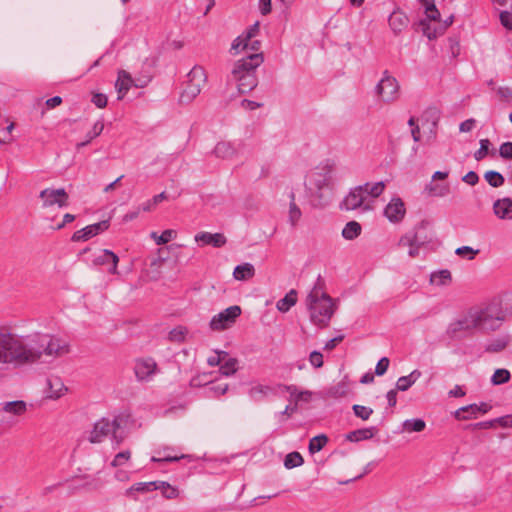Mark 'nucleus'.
Here are the masks:
<instances>
[{
  "label": "nucleus",
  "mask_w": 512,
  "mask_h": 512,
  "mask_svg": "<svg viewBox=\"0 0 512 512\" xmlns=\"http://www.w3.org/2000/svg\"><path fill=\"white\" fill-rule=\"evenodd\" d=\"M69 352V341L59 335L42 332L21 335L0 326V376L10 367L32 365L43 357L61 358Z\"/></svg>",
  "instance_id": "nucleus-1"
},
{
  "label": "nucleus",
  "mask_w": 512,
  "mask_h": 512,
  "mask_svg": "<svg viewBox=\"0 0 512 512\" xmlns=\"http://www.w3.org/2000/svg\"><path fill=\"white\" fill-rule=\"evenodd\" d=\"M305 308L313 325L327 327L337 310V303L326 291V284L318 275L314 285L309 289L305 299Z\"/></svg>",
  "instance_id": "nucleus-2"
},
{
  "label": "nucleus",
  "mask_w": 512,
  "mask_h": 512,
  "mask_svg": "<svg viewBox=\"0 0 512 512\" xmlns=\"http://www.w3.org/2000/svg\"><path fill=\"white\" fill-rule=\"evenodd\" d=\"M334 173L335 166L330 161L319 164L307 173L305 186L312 206L327 204L326 192L333 189Z\"/></svg>",
  "instance_id": "nucleus-3"
},
{
  "label": "nucleus",
  "mask_w": 512,
  "mask_h": 512,
  "mask_svg": "<svg viewBox=\"0 0 512 512\" xmlns=\"http://www.w3.org/2000/svg\"><path fill=\"white\" fill-rule=\"evenodd\" d=\"M493 316L488 308L472 307L458 318L451 321L446 333L450 338H458L462 334L471 333L476 329L493 328L491 322Z\"/></svg>",
  "instance_id": "nucleus-4"
},
{
  "label": "nucleus",
  "mask_w": 512,
  "mask_h": 512,
  "mask_svg": "<svg viewBox=\"0 0 512 512\" xmlns=\"http://www.w3.org/2000/svg\"><path fill=\"white\" fill-rule=\"evenodd\" d=\"M262 53L249 54L237 60L231 71V79L237 83L238 91L245 94L257 86L256 69L263 63Z\"/></svg>",
  "instance_id": "nucleus-5"
},
{
  "label": "nucleus",
  "mask_w": 512,
  "mask_h": 512,
  "mask_svg": "<svg viewBox=\"0 0 512 512\" xmlns=\"http://www.w3.org/2000/svg\"><path fill=\"white\" fill-rule=\"evenodd\" d=\"M385 189V183L378 181L375 183H365L358 185L348 192L340 204L342 210L354 211L362 210L369 211L372 209L373 200L379 197Z\"/></svg>",
  "instance_id": "nucleus-6"
},
{
  "label": "nucleus",
  "mask_w": 512,
  "mask_h": 512,
  "mask_svg": "<svg viewBox=\"0 0 512 512\" xmlns=\"http://www.w3.org/2000/svg\"><path fill=\"white\" fill-rule=\"evenodd\" d=\"M124 422L125 418L123 416H115L112 419L102 418L94 424L88 440L91 443H101L106 437L111 435L112 440L119 445L125 437L123 432L120 431Z\"/></svg>",
  "instance_id": "nucleus-7"
},
{
  "label": "nucleus",
  "mask_w": 512,
  "mask_h": 512,
  "mask_svg": "<svg viewBox=\"0 0 512 512\" xmlns=\"http://www.w3.org/2000/svg\"><path fill=\"white\" fill-rule=\"evenodd\" d=\"M183 90L180 94L182 104L191 103L202 91L207 82V74L202 66L195 65L187 74Z\"/></svg>",
  "instance_id": "nucleus-8"
},
{
  "label": "nucleus",
  "mask_w": 512,
  "mask_h": 512,
  "mask_svg": "<svg viewBox=\"0 0 512 512\" xmlns=\"http://www.w3.org/2000/svg\"><path fill=\"white\" fill-rule=\"evenodd\" d=\"M247 145L243 140H220L211 151V155L217 159L231 161L244 156Z\"/></svg>",
  "instance_id": "nucleus-9"
},
{
  "label": "nucleus",
  "mask_w": 512,
  "mask_h": 512,
  "mask_svg": "<svg viewBox=\"0 0 512 512\" xmlns=\"http://www.w3.org/2000/svg\"><path fill=\"white\" fill-rule=\"evenodd\" d=\"M375 93L379 100L384 103L395 102L400 96V86L397 79L390 75L388 71H385L375 86Z\"/></svg>",
  "instance_id": "nucleus-10"
},
{
  "label": "nucleus",
  "mask_w": 512,
  "mask_h": 512,
  "mask_svg": "<svg viewBox=\"0 0 512 512\" xmlns=\"http://www.w3.org/2000/svg\"><path fill=\"white\" fill-rule=\"evenodd\" d=\"M240 315V306H230L212 317L209 324L210 328L214 331H222L228 329L236 322V319Z\"/></svg>",
  "instance_id": "nucleus-11"
},
{
  "label": "nucleus",
  "mask_w": 512,
  "mask_h": 512,
  "mask_svg": "<svg viewBox=\"0 0 512 512\" xmlns=\"http://www.w3.org/2000/svg\"><path fill=\"white\" fill-rule=\"evenodd\" d=\"M39 197L42 200L43 208H52L54 206L62 208L67 206L68 194L64 188H46L40 192Z\"/></svg>",
  "instance_id": "nucleus-12"
},
{
  "label": "nucleus",
  "mask_w": 512,
  "mask_h": 512,
  "mask_svg": "<svg viewBox=\"0 0 512 512\" xmlns=\"http://www.w3.org/2000/svg\"><path fill=\"white\" fill-rule=\"evenodd\" d=\"M157 364L152 358L138 359L134 365L135 376L139 381H149L156 374Z\"/></svg>",
  "instance_id": "nucleus-13"
},
{
  "label": "nucleus",
  "mask_w": 512,
  "mask_h": 512,
  "mask_svg": "<svg viewBox=\"0 0 512 512\" xmlns=\"http://www.w3.org/2000/svg\"><path fill=\"white\" fill-rule=\"evenodd\" d=\"M405 214V204L399 197H393L384 208V215L391 223H399Z\"/></svg>",
  "instance_id": "nucleus-14"
},
{
  "label": "nucleus",
  "mask_w": 512,
  "mask_h": 512,
  "mask_svg": "<svg viewBox=\"0 0 512 512\" xmlns=\"http://www.w3.org/2000/svg\"><path fill=\"white\" fill-rule=\"evenodd\" d=\"M108 228H109L108 220H103L98 223L88 225L80 230H77L72 236V241H74V242L87 241L90 238L99 234L100 232L107 230Z\"/></svg>",
  "instance_id": "nucleus-15"
},
{
  "label": "nucleus",
  "mask_w": 512,
  "mask_h": 512,
  "mask_svg": "<svg viewBox=\"0 0 512 512\" xmlns=\"http://www.w3.org/2000/svg\"><path fill=\"white\" fill-rule=\"evenodd\" d=\"M67 390L68 389L65 386L61 377L57 375H50L49 377H47L45 388L46 398L57 400L64 396Z\"/></svg>",
  "instance_id": "nucleus-16"
},
{
  "label": "nucleus",
  "mask_w": 512,
  "mask_h": 512,
  "mask_svg": "<svg viewBox=\"0 0 512 512\" xmlns=\"http://www.w3.org/2000/svg\"><path fill=\"white\" fill-rule=\"evenodd\" d=\"M491 409V406L485 402L480 404H470L457 409L454 412V417L458 420H468L475 418L477 414H486Z\"/></svg>",
  "instance_id": "nucleus-17"
},
{
  "label": "nucleus",
  "mask_w": 512,
  "mask_h": 512,
  "mask_svg": "<svg viewBox=\"0 0 512 512\" xmlns=\"http://www.w3.org/2000/svg\"><path fill=\"white\" fill-rule=\"evenodd\" d=\"M173 451H174V448L169 447V446L160 448L156 451L157 455H155L151 458V461L152 462H175L180 459H188L190 461H192L194 459L192 455H188V454H181V455L172 454L171 452H173Z\"/></svg>",
  "instance_id": "nucleus-18"
},
{
  "label": "nucleus",
  "mask_w": 512,
  "mask_h": 512,
  "mask_svg": "<svg viewBox=\"0 0 512 512\" xmlns=\"http://www.w3.org/2000/svg\"><path fill=\"white\" fill-rule=\"evenodd\" d=\"M493 213L501 220H512V199L504 197L493 203Z\"/></svg>",
  "instance_id": "nucleus-19"
},
{
  "label": "nucleus",
  "mask_w": 512,
  "mask_h": 512,
  "mask_svg": "<svg viewBox=\"0 0 512 512\" xmlns=\"http://www.w3.org/2000/svg\"><path fill=\"white\" fill-rule=\"evenodd\" d=\"M195 241L201 245H211L219 248L226 244V237L222 233L200 232L194 237Z\"/></svg>",
  "instance_id": "nucleus-20"
},
{
  "label": "nucleus",
  "mask_w": 512,
  "mask_h": 512,
  "mask_svg": "<svg viewBox=\"0 0 512 512\" xmlns=\"http://www.w3.org/2000/svg\"><path fill=\"white\" fill-rule=\"evenodd\" d=\"M118 262L119 257L114 252L108 249L102 250L101 253L94 259V263L96 265L110 264L111 266L108 269V272L111 274H117Z\"/></svg>",
  "instance_id": "nucleus-21"
},
{
  "label": "nucleus",
  "mask_w": 512,
  "mask_h": 512,
  "mask_svg": "<svg viewBox=\"0 0 512 512\" xmlns=\"http://www.w3.org/2000/svg\"><path fill=\"white\" fill-rule=\"evenodd\" d=\"M277 394V388L271 385L258 384L249 390V396L254 401H263Z\"/></svg>",
  "instance_id": "nucleus-22"
},
{
  "label": "nucleus",
  "mask_w": 512,
  "mask_h": 512,
  "mask_svg": "<svg viewBox=\"0 0 512 512\" xmlns=\"http://www.w3.org/2000/svg\"><path fill=\"white\" fill-rule=\"evenodd\" d=\"M133 84V80L129 73L124 70L118 72V78L115 83V88L118 92V99L121 100L128 92Z\"/></svg>",
  "instance_id": "nucleus-23"
},
{
  "label": "nucleus",
  "mask_w": 512,
  "mask_h": 512,
  "mask_svg": "<svg viewBox=\"0 0 512 512\" xmlns=\"http://www.w3.org/2000/svg\"><path fill=\"white\" fill-rule=\"evenodd\" d=\"M153 490H158V482L157 481H151V482H138L126 489L125 495L127 497H131L136 499V493H147Z\"/></svg>",
  "instance_id": "nucleus-24"
},
{
  "label": "nucleus",
  "mask_w": 512,
  "mask_h": 512,
  "mask_svg": "<svg viewBox=\"0 0 512 512\" xmlns=\"http://www.w3.org/2000/svg\"><path fill=\"white\" fill-rule=\"evenodd\" d=\"M376 427H367L362 429H357L354 431L349 432L346 435V439L350 442H360L363 440H368L374 437V435L377 433Z\"/></svg>",
  "instance_id": "nucleus-25"
},
{
  "label": "nucleus",
  "mask_w": 512,
  "mask_h": 512,
  "mask_svg": "<svg viewBox=\"0 0 512 512\" xmlns=\"http://www.w3.org/2000/svg\"><path fill=\"white\" fill-rule=\"evenodd\" d=\"M26 410L27 404L22 400L5 402L1 405V411L14 416H21Z\"/></svg>",
  "instance_id": "nucleus-26"
},
{
  "label": "nucleus",
  "mask_w": 512,
  "mask_h": 512,
  "mask_svg": "<svg viewBox=\"0 0 512 512\" xmlns=\"http://www.w3.org/2000/svg\"><path fill=\"white\" fill-rule=\"evenodd\" d=\"M255 275V268L251 263H243L234 268L233 277L238 281L251 279Z\"/></svg>",
  "instance_id": "nucleus-27"
},
{
  "label": "nucleus",
  "mask_w": 512,
  "mask_h": 512,
  "mask_svg": "<svg viewBox=\"0 0 512 512\" xmlns=\"http://www.w3.org/2000/svg\"><path fill=\"white\" fill-rule=\"evenodd\" d=\"M422 373L415 369L409 375L398 378L396 389L399 391H407L420 377Z\"/></svg>",
  "instance_id": "nucleus-28"
},
{
  "label": "nucleus",
  "mask_w": 512,
  "mask_h": 512,
  "mask_svg": "<svg viewBox=\"0 0 512 512\" xmlns=\"http://www.w3.org/2000/svg\"><path fill=\"white\" fill-rule=\"evenodd\" d=\"M239 46L240 47L238 49L231 48V53L237 55L241 52H247V55H249L254 53H260L259 50L261 47V42L256 38H250V40L243 41V43Z\"/></svg>",
  "instance_id": "nucleus-29"
},
{
  "label": "nucleus",
  "mask_w": 512,
  "mask_h": 512,
  "mask_svg": "<svg viewBox=\"0 0 512 512\" xmlns=\"http://www.w3.org/2000/svg\"><path fill=\"white\" fill-rule=\"evenodd\" d=\"M289 211H288V221L291 224V226H296L297 223L300 221L302 212L295 201V193L293 191L289 194Z\"/></svg>",
  "instance_id": "nucleus-30"
},
{
  "label": "nucleus",
  "mask_w": 512,
  "mask_h": 512,
  "mask_svg": "<svg viewBox=\"0 0 512 512\" xmlns=\"http://www.w3.org/2000/svg\"><path fill=\"white\" fill-rule=\"evenodd\" d=\"M297 302V292L291 289L282 299L278 300L276 307L282 312H288Z\"/></svg>",
  "instance_id": "nucleus-31"
},
{
  "label": "nucleus",
  "mask_w": 512,
  "mask_h": 512,
  "mask_svg": "<svg viewBox=\"0 0 512 512\" xmlns=\"http://www.w3.org/2000/svg\"><path fill=\"white\" fill-rule=\"evenodd\" d=\"M407 24L408 19L401 12L394 11L389 17V25L395 33L401 32Z\"/></svg>",
  "instance_id": "nucleus-32"
},
{
  "label": "nucleus",
  "mask_w": 512,
  "mask_h": 512,
  "mask_svg": "<svg viewBox=\"0 0 512 512\" xmlns=\"http://www.w3.org/2000/svg\"><path fill=\"white\" fill-rule=\"evenodd\" d=\"M259 33V23H254L247 31L239 35L232 42V49H238L243 41L250 40V38H256Z\"/></svg>",
  "instance_id": "nucleus-33"
},
{
  "label": "nucleus",
  "mask_w": 512,
  "mask_h": 512,
  "mask_svg": "<svg viewBox=\"0 0 512 512\" xmlns=\"http://www.w3.org/2000/svg\"><path fill=\"white\" fill-rule=\"evenodd\" d=\"M361 231L362 227L357 221H350L342 229V237L346 240H354L361 234Z\"/></svg>",
  "instance_id": "nucleus-34"
},
{
  "label": "nucleus",
  "mask_w": 512,
  "mask_h": 512,
  "mask_svg": "<svg viewBox=\"0 0 512 512\" xmlns=\"http://www.w3.org/2000/svg\"><path fill=\"white\" fill-rule=\"evenodd\" d=\"M425 428L426 423L423 419L420 418L407 419L402 423L403 432H422Z\"/></svg>",
  "instance_id": "nucleus-35"
},
{
  "label": "nucleus",
  "mask_w": 512,
  "mask_h": 512,
  "mask_svg": "<svg viewBox=\"0 0 512 512\" xmlns=\"http://www.w3.org/2000/svg\"><path fill=\"white\" fill-rule=\"evenodd\" d=\"M451 281V273L449 270H440L434 272L430 276V282L437 286H445Z\"/></svg>",
  "instance_id": "nucleus-36"
},
{
  "label": "nucleus",
  "mask_w": 512,
  "mask_h": 512,
  "mask_svg": "<svg viewBox=\"0 0 512 512\" xmlns=\"http://www.w3.org/2000/svg\"><path fill=\"white\" fill-rule=\"evenodd\" d=\"M238 369V361L236 358L230 357L227 354V358L220 365V373L224 376H230L234 374Z\"/></svg>",
  "instance_id": "nucleus-37"
},
{
  "label": "nucleus",
  "mask_w": 512,
  "mask_h": 512,
  "mask_svg": "<svg viewBox=\"0 0 512 512\" xmlns=\"http://www.w3.org/2000/svg\"><path fill=\"white\" fill-rule=\"evenodd\" d=\"M104 129V123L102 120H98L94 123L92 129L88 131L86 134V140L84 142L78 143L77 147L81 148L90 143L94 138L98 137Z\"/></svg>",
  "instance_id": "nucleus-38"
},
{
  "label": "nucleus",
  "mask_w": 512,
  "mask_h": 512,
  "mask_svg": "<svg viewBox=\"0 0 512 512\" xmlns=\"http://www.w3.org/2000/svg\"><path fill=\"white\" fill-rule=\"evenodd\" d=\"M427 184L425 190L429 193V195L434 197H444L449 193L448 184H436L433 183Z\"/></svg>",
  "instance_id": "nucleus-39"
},
{
  "label": "nucleus",
  "mask_w": 512,
  "mask_h": 512,
  "mask_svg": "<svg viewBox=\"0 0 512 512\" xmlns=\"http://www.w3.org/2000/svg\"><path fill=\"white\" fill-rule=\"evenodd\" d=\"M285 389L296 402H308L312 396L310 391H299L298 388L294 385L286 386Z\"/></svg>",
  "instance_id": "nucleus-40"
},
{
  "label": "nucleus",
  "mask_w": 512,
  "mask_h": 512,
  "mask_svg": "<svg viewBox=\"0 0 512 512\" xmlns=\"http://www.w3.org/2000/svg\"><path fill=\"white\" fill-rule=\"evenodd\" d=\"M328 438L326 435L321 434L313 437L309 442V452L311 454H315L323 449V447L327 444Z\"/></svg>",
  "instance_id": "nucleus-41"
},
{
  "label": "nucleus",
  "mask_w": 512,
  "mask_h": 512,
  "mask_svg": "<svg viewBox=\"0 0 512 512\" xmlns=\"http://www.w3.org/2000/svg\"><path fill=\"white\" fill-rule=\"evenodd\" d=\"M509 343L508 337H500L497 339L492 340L490 343L486 346L487 352L497 353L503 351Z\"/></svg>",
  "instance_id": "nucleus-42"
},
{
  "label": "nucleus",
  "mask_w": 512,
  "mask_h": 512,
  "mask_svg": "<svg viewBox=\"0 0 512 512\" xmlns=\"http://www.w3.org/2000/svg\"><path fill=\"white\" fill-rule=\"evenodd\" d=\"M150 237L155 240L157 245H163L176 237V231L167 229L164 230L161 235H158L156 232H152Z\"/></svg>",
  "instance_id": "nucleus-43"
},
{
  "label": "nucleus",
  "mask_w": 512,
  "mask_h": 512,
  "mask_svg": "<svg viewBox=\"0 0 512 512\" xmlns=\"http://www.w3.org/2000/svg\"><path fill=\"white\" fill-rule=\"evenodd\" d=\"M511 378V374L507 369L499 368L496 369L491 376V383L493 385H501L507 383Z\"/></svg>",
  "instance_id": "nucleus-44"
},
{
  "label": "nucleus",
  "mask_w": 512,
  "mask_h": 512,
  "mask_svg": "<svg viewBox=\"0 0 512 512\" xmlns=\"http://www.w3.org/2000/svg\"><path fill=\"white\" fill-rule=\"evenodd\" d=\"M304 460L303 457L299 452H291L286 455L284 460V466L287 469H292L295 467H299L303 464Z\"/></svg>",
  "instance_id": "nucleus-45"
},
{
  "label": "nucleus",
  "mask_w": 512,
  "mask_h": 512,
  "mask_svg": "<svg viewBox=\"0 0 512 512\" xmlns=\"http://www.w3.org/2000/svg\"><path fill=\"white\" fill-rule=\"evenodd\" d=\"M485 180L494 188H498L504 184V177L496 171H487L484 175Z\"/></svg>",
  "instance_id": "nucleus-46"
},
{
  "label": "nucleus",
  "mask_w": 512,
  "mask_h": 512,
  "mask_svg": "<svg viewBox=\"0 0 512 512\" xmlns=\"http://www.w3.org/2000/svg\"><path fill=\"white\" fill-rule=\"evenodd\" d=\"M158 489L161 490L162 495L167 499H174L179 495L178 489L167 482H158Z\"/></svg>",
  "instance_id": "nucleus-47"
},
{
  "label": "nucleus",
  "mask_w": 512,
  "mask_h": 512,
  "mask_svg": "<svg viewBox=\"0 0 512 512\" xmlns=\"http://www.w3.org/2000/svg\"><path fill=\"white\" fill-rule=\"evenodd\" d=\"M167 198V195L165 192H161L160 194H157L155 195L152 199L144 202L142 205H141V209L142 211L144 212H149L151 210L154 209V207L159 204L160 202H162L163 200H165Z\"/></svg>",
  "instance_id": "nucleus-48"
},
{
  "label": "nucleus",
  "mask_w": 512,
  "mask_h": 512,
  "mask_svg": "<svg viewBox=\"0 0 512 512\" xmlns=\"http://www.w3.org/2000/svg\"><path fill=\"white\" fill-rule=\"evenodd\" d=\"M417 242H418L417 233L410 231V232H407L406 234H404L399 239L398 245L400 247H409L410 248L411 246L415 245Z\"/></svg>",
  "instance_id": "nucleus-49"
},
{
  "label": "nucleus",
  "mask_w": 512,
  "mask_h": 512,
  "mask_svg": "<svg viewBox=\"0 0 512 512\" xmlns=\"http://www.w3.org/2000/svg\"><path fill=\"white\" fill-rule=\"evenodd\" d=\"M131 458L130 450H124L117 453L111 462L112 467H121L125 465Z\"/></svg>",
  "instance_id": "nucleus-50"
},
{
  "label": "nucleus",
  "mask_w": 512,
  "mask_h": 512,
  "mask_svg": "<svg viewBox=\"0 0 512 512\" xmlns=\"http://www.w3.org/2000/svg\"><path fill=\"white\" fill-rule=\"evenodd\" d=\"M354 414L362 420H368L373 414V409L363 405L355 404L352 407Z\"/></svg>",
  "instance_id": "nucleus-51"
},
{
  "label": "nucleus",
  "mask_w": 512,
  "mask_h": 512,
  "mask_svg": "<svg viewBox=\"0 0 512 512\" xmlns=\"http://www.w3.org/2000/svg\"><path fill=\"white\" fill-rule=\"evenodd\" d=\"M83 480V484L80 485L81 488L85 489H98L100 487V482L96 477H92L90 475H83L79 477Z\"/></svg>",
  "instance_id": "nucleus-52"
},
{
  "label": "nucleus",
  "mask_w": 512,
  "mask_h": 512,
  "mask_svg": "<svg viewBox=\"0 0 512 512\" xmlns=\"http://www.w3.org/2000/svg\"><path fill=\"white\" fill-rule=\"evenodd\" d=\"M227 358V352L225 351H217L214 355L210 356L207 359V362L210 366H220L221 363Z\"/></svg>",
  "instance_id": "nucleus-53"
},
{
  "label": "nucleus",
  "mask_w": 512,
  "mask_h": 512,
  "mask_svg": "<svg viewBox=\"0 0 512 512\" xmlns=\"http://www.w3.org/2000/svg\"><path fill=\"white\" fill-rule=\"evenodd\" d=\"M490 141L488 139H481L480 140V148L475 152L474 157L476 160L483 159L489 150Z\"/></svg>",
  "instance_id": "nucleus-54"
},
{
  "label": "nucleus",
  "mask_w": 512,
  "mask_h": 512,
  "mask_svg": "<svg viewBox=\"0 0 512 512\" xmlns=\"http://www.w3.org/2000/svg\"><path fill=\"white\" fill-rule=\"evenodd\" d=\"M425 4V14L427 19L429 20H437L440 17V13L437 10L436 6L433 3L424 2Z\"/></svg>",
  "instance_id": "nucleus-55"
},
{
  "label": "nucleus",
  "mask_w": 512,
  "mask_h": 512,
  "mask_svg": "<svg viewBox=\"0 0 512 512\" xmlns=\"http://www.w3.org/2000/svg\"><path fill=\"white\" fill-rule=\"evenodd\" d=\"M455 253L459 256L467 257L468 259H474L475 255L478 253V250H474L469 246H462L456 249Z\"/></svg>",
  "instance_id": "nucleus-56"
},
{
  "label": "nucleus",
  "mask_w": 512,
  "mask_h": 512,
  "mask_svg": "<svg viewBox=\"0 0 512 512\" xmlns=\"http://www.w3.org/2000/svg\"><path fill=\"white\" fill-rule=\"evenodd\" d=\"M309 362L314 368L323 366V355L319 351H312L309 355Z\"/></svg>",
  "instance_id": "nucleus-57"
},
{
  "label": "nucleus",
  "mask_w": 512,
  "mask_h": 512,
  "mask_svg": "<svg viewBox=\"0 0 512 512\" xmlns=\"http://www.w3.org/2000/svg\"><path fill=\"white\" fill-rule=\"evenodd\" d=\"M390 361L387 357H382L375 367V374L378 376H382L386 373L389 367Z\"/></svg>",
  "instance_id": "nucleus-58"
},
{
  "label": "nucleus",
  "mask_w": 512,
  "mask_h": 512,
  "mask_svg": "<svg viewBox=\"0 0 512 512\" xmlns=\"http://www.w3.org/2000/svg\"><path fill=\"white\" fill-rule=\"evenodd\" d=\"M186 330L182 327L175 328L170 331L169 338L172 341L181 342L184 340Z\"/></svg>",
  "instance_id": "nucleus-59"
},
{
  "label": "nucleus",
  "mask_w": 512,
  "mask_h": 512,
  "mask_svg": "<svg viewBox=\"0 0 512 512\" xmlns=\"http://www.w3.org/2000/svg\"><path fill=\"white\" fill-rule=\"evenodd\" d=\"M499 154L504 159H512V142H505L499 148Z\"/></svg>",
  "instance_id": "nucleus-60"
},
{
  "label": "nucleus",
  "mask_w": 512,
  "mask_h": 512,
  "mask_svg": "<svg viewBox=\"0 0 512 512\" xmlns=\"http://www.w3.org/2000/svg\"><path fill=\"white\" fill-rule=\"evenodd\" d=\"M91 101L96 107L104 108L107 105V96L101 93H95Z\"/></svg>",
  "instance_id": "nucleus-61"
},
{
  "label": "nucleus",
  "mask_w": 512,
  "mask_h": 512,
  "mask_svg": "<svg viewBox=\"0 0 512 512\" xmlns=\"http://www.w3.org/2000/svg\"><path fill=\"white\" fill-rule=\"evenodd\" d=\"M500 21H501V24L507 28V29H512V14L507 12V11H503L500 13Z\"/></svg>",
  "instance_id": "nucleus-62"
},
{
  "label": "nucleus",
  "mask_w": 512,
  "mask_h": 512,
  "mask_svg": "<svg viewBox=\"0 0 512 512\" xmlns=\"http://www.w3.org/2000/svg\"><path fill=\"white\" fill-rule=\"evenodd\" d=\"M497 94L503 100L509 101L512 99V89L506 86H501L497 89Z\"/></svg>",
  "instance_id": "nucleus-63"
},
{
  "label": "nucleus",
  "mask_w": 512,
  "mask_h": 512,
  "mask_svg": "<svg viewBox=\"0 0 512 512\" xmlns=\"http://www.w3.org/2000/svg\"><path fill=\"white\" fill-rule=\"evenodd\" d=\"M494 422H497L503 428H511L512 427V414L499 417Z\"/></svg>",
  "instance_id": "nucleus-64"
}]
</instances>
